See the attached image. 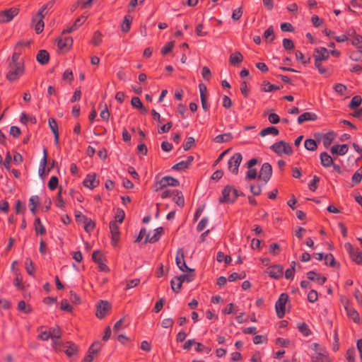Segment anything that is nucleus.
<instances>
[{"instance_id": "nucleus-1", "label": "nucleus", "mask_w": 362, "mask_h": 362, "mask_svg": "<svg viewBox=\"0 0 362 362\" xmlns=\"http://www.w3.org/2000/svg\"><path fill=\"white\" fill-rule=\"evenodd\" d=\"M187 272H188L187 274H181L180 276H176L174 277V279H176L177 281V286H175V283L174 279L171 280V281H170L171 288L175 293H180V291L182 288L183 282L185 281V282L189 283V282L192 281L194 279L195 276H196L195 270L194 269H189Z\"/></svg>"}, {"instance_id": "nucleus-2", "label": "nucleus", "mask_w": 362, "mask_h": 362, "mask_svg": "<svg viewBox=\"0 0 362 362\" xmlns=\"http://www.w3.org/2000/svg\"><path fill=\"white\" fill-rule=\"evenodd\" d=\"M238 197V190L232 185L225 186L222 190V196L219 198L220 204H233Z\"/></svg>"}, {"instance_id": "nucleus-3", "label": "nucleus", "mask_w": 362, "mask_h": 362, "mask_svg": "<svg viewBox=\"0 0 362 362\" xmlns=\"http://www.w3.org/2000/svg\"><path fill=\"white\" fill-rule=\"evenodd\" d=\"M8 69L9 71L6 74V77L9 81H15L24 74V63H9Z\"/></svg>"}, {"instance_id": "nucleus-4", "label": "nucleus", "mask_w": 362, "mask_h": 362, "mask_svg": "<svg viewBox=\"0 0 362 362\" xmlns=\"http://www.w3.org/2000/svg\"><path fill=\"white\" fill-rule=\"evenodd\" d=\"M180 186V181L170 175H166L162 177L158 182H155V191L158 192L167 187H178Z\"/></svg>"}, {"instance_id": "nucleus-5", "label": "nucleus", "mask_w": 362, "mask_h": 362, "mask_svg": "<svg viewBox=\"0 0 362 362\" xmlns=\"http://www.w3.org/2000/svg\"><path fill=\"white\" fill-rule=\"evenodd\" d=\"M270 148L278 155H281L282 153L291 155L293 152L290 144L284 141H279L274 143L270 146Z\"/></svg>"}, {"instance_id": "nucleus-6", "label": "nucleus", "mask_w": 362, "mask_h": 362, "mask_svg": "<svg viewBox=\"0 0 362 362\" xmlns=\"http://www.w3.org/2000/svg\"><path fill=\"white\" fill-rule=\"evenodd\" d=\"M288 300V295L286 293H282L275 303L276 315L279 318H283L286 313V304Z\"/></svg>"}, {"instance_id": "nucleus-7", "label": "nucleus", "mask_w": 362, "mask_h": 362, "mask_svg": "<svg viewBox=\"0 0 362 362\" xmlns=\"http://www.w3.org/2000/svg\"><path fill=\"white\" fill-rule=\"evenodd\" d=\"M47 163V149L44 148L43 150V158L40 162V168L39 169V175L41 178H44L46 175H48L52 168L57 166V163L53 160L50 163V165L46 168Z\"/></svg>"}, {"instance_id": "nucleus-8", "label": "nucleus", "mask_w": 362, "mask_h": 362, "mask_svg": "<svg viewBox=\"0 0 362 362\" xmlns=\"http://www.w3.org/2000/svg\"><path fill=\"white\" fill-rule=\"evenodd\" d=\"M344 248L354 262L358 264H362V252H361L358 247L354 248L350 243H346L344 244Z\"/></svg>"}, {"instance_id": "nucleus-9", "label": "nucleus", "mask_w": 362, "mask_h": 362, "mask_svg": "<svg viewBox=\"0 0 362 362\" xmlns=\"http://www.w3.org/2000/svg\"><path fill=\"white\" fill-rule=\"evenodd\" d=\"M242 159V154L240 153H235L228 160V168L233 174L237 175L238 173V168Z\"/></svg>"}, {"instance_id": "nucleus-10", "label": "nucleus", "mask_w": 362, "mask_h": 362, "mask_svg": "<svg viewBox=\"0 0 362 362\" xmlns=\"http://www.w3.org/2000/svg\"><path fill=\"white\" fill-rule=\"evenodd\" d=\"M111 308L112 305L107 300H100L96 305V317L99 319L104 318Z\"/></svg>"}, {"instance_id": "nucleus-11", "label": "nucleus", "mask_w": 362, "mask_h": 362, "mask_svg": "<svg viewBox=\"0 0 362 362\" xmlns=\"http://www.w3.org/2000/svg\"><path fill=\"white\" fill-rule=\"evenodd\" d=\"M272 175V167L269 163H264L259 170L258 180L264 182L263 185H266Z\"/></svg>"}, {"instance_id": "nucleus-12", "label": "nucleus", "mask_w": 362, "mask_h": 362, "mask_svg": "<svg viewBox=\"0 0 362 362\" xmlns=\"http://www.w3.org/2000/svg\"><path fill=\"white\" fill-rule=\"evenodd\" d=\"M18 8H10L0 11V23H8L18 13Z\"/></svg>"}, {"instance_id": "nucleus-13", "label": "nucleus", "mask_w": 362, "mask_h": 362, "mask_svg": "<svg viewBox=\"0 0 362 362\" xmlns=\"http://www.w3.org/2000/svg\"><path fill=\"white\" fill-rule=\"evenodd\" d=\"M344 309L349 319L352 320L355 323H360L361 318L358 313L355 310V308L350 306V303L348 300H346L344 302Z\"/></svg>"}, {"instance_id": "nucleus-14", "label": "nucleus", "mask_w": 362, "mask_h": 362, "mask_svg": "<svg viewBox=\"0 0 362 362\" xmlns=\"http://www.w3.org/2000/svg\"><path fill=\"white\" fill-rule=\"evenodd\" d=\"M284 267L280 264H274L268 267L266 270V273L274 279H279L283 276Z\"/></svg>"}, {"instance_id": "nucleus-15", "label": "nucleus", "mask_w": 362, "mask_h": 362, "mask_svg": "<svg viewBox=\"0 0 362 362\" xmlns=\"http://www.w3.org/2000/svg\"><path fill=\"white\" fill-rule=\"evenodd\" d=\"M175 262L177 267L182 272L192 269L188 267L185 260V252L183 248H179L177 251Z\"/></svg>"}, {"instance_id": "nucleus-16", "label": "nucleus", "mask_w": 362, "mask_h": 362, "mask_svg": "<svg viewBox=\"0 0 362 362\" xmlns=\"http://www.w3.org/2000/svg\"><path fill=\"white\" fill-rule=\"evenodd\" d=\"M109 227L112 235L111 243L114 247H115L119 241V228L117 223L112 221L110 222Z\"/></svg>"}, {"instance_id": "nucleus-17", "label": "nucleus", "mask_w": 362, "mask_h": 362, "mask_svg": "<svg viewBox=\"0 0 362 362\" xmlns=\"http://www.w3.org/2000/svg\"><path fill=\"white\" fill-rule=\"evenodd\" d=\"M311 360L313 362H332V360L329 357L327 351L325 349L320 348L319 352L311 356Z\"/></svg>"}, {"instance_id": "nucleus-18", "label": "nucleus", "mask_w": 362, "mask_h": 362, "mask_svg": "<svg viewBox=\"0 0 362 362\" xmlns=\"http://www.w3.org/2000/svg\"><path fill=\"white\" fill-rule=\"evenodd\" d=\"M99 180H96L95 173L87 175L86 178L83 181V186L90 189H93L95 187H98L99 185Z\"/></svg>"}, {"instance_id": "nucleus-19", "label": "nucleus", "mask_w": 362, "mask_h": 362, "mask_svg": "<svg viewBox=\"0 0 362 362\" xmlns=\"http://www.w3.org/2000/svg\"><path fill=\"white\" fill-rule=\"evenodd\" d=\"M313 57L317 58L321 62L326 61L329 58V51L324 47L315 48Z\"/></svg>"}, {"instance_id": "nucleus-20", "label": "nucleus", "mask_w": 362, "mask_h": 362, "mask_svg": "<svg viewBox=\"0 0 362 362\" xmlns=\"http://www.w3.org/2000/svg\"><path fill=\"white\" fill-rule=\"evenodd\" d=\"M62 351H64L67 356L71 357L76 354L78 351V346L72 341H66L63 345Z\"/></svg>"}, {"instance_id": "nucleus-21", "label": "nucleus", "mask_w": 362, "mask_h": 362, "mask_svg": "<svg viewBox=\"0 0 362 362\" xmlns=\"http://www.w3.org/2000/svg\"><path fill=\"white\" fill-rule=\"evenodd\" d=\"M307 278L312 281H315L320 285H323L327 278L325 276H322L320 274L315 272V271H310L307 273Z\"/></svg>"}, {"instance_id": "nucleus-22", "label": "nucleus", "mask_w": 362, "mask_h": 362, "mask_svg": "<svg viewBox=\"0 0 362 362\" xmlns=\"http://www.w3.org/2000/svg\"><path fill=\"white\" fill-rule=\"evenodd\" d=\"M73 45V39L71 37H65L64 39L59 38L57 40V47L59 49H65L69 50Z\"/></svg>"}, {"instance_id": "nucleus-23", "label": "nucleus", "mask_w": 362, "mask_h": 362, "mask_svg": "<svg viewBox=\"0 0 362 362\" xmlns=\"http://www.w3.org/2000/svg\"><path fill=\"white\" fill-rule=\"evenodd\" d=\"M317 119V115L314 112H305L298 117V123L301 124L308 121H315Z\"/></svg>"}, {"instance_id": "nucleus-24", "label": "nucleus", "mask_w": 362, "mask_h": 362, "mask_svg": "<svg viewBox=\"0 0 362 362\" xmlns=\"http://www.w3.org/2000/svg\"><path fill=\"white\" fill-rule=\"evenodd\" d=\"M163 227L157 228L156 229V233L153 236L149 237V235H146L144 243V244H146L147 243H155L158 242L160 240V235L163 234Z\"/></svg>"}, {"instance_id": "nucleus-25", "label": "nucleus", "mask_w": 362, "mask_h": 362, "mask_svg": "<svg viewBox=\"0 0 362 362\" xmlns=\"http://www.w3.org/2000/svg\"><path fill=\"white\" fill-rule=\"evenodd\" d=\"M36 59L40 64L45 65L49 62V54L45 49H40L37 54Z\"/></svg>"}, {"instance_id": "nucleus-26", "label": "nucleus", "mask_w": 362, "mask_h": 362, "mask_svg": "<svg viewBox=\"0 0 362 362\" xmlns=\"http://www.w3.org/2000/svg\"><path fill=\"white\" fill-rule=\"evenodd\" d=\"M320 158L321 165L325 168H329L334 165L333 158L326 151L320 153Z\"/></svg>"}, {"instance_id": "nucleus-27", "label": "nucleus", "mask_w": 362, "mask_h": 362, "mask_svg": "<svg viewBox=\"0 0 362 362\" xmlns=\"http://www.w3.org/2000/svg\"><path fill=\"white\" fill-rule=\"evenodd\" d=\"M348 146L347 144H341V145H334L331 147L330 151L332 154H337L339 156H343L346 154L348 151Z\"/></svg>"}, {"instance_id": "nucleus-28", "label": "nucleus", "mask_w": 362, "mask_h": 362, "mask_svg": "<svg viewBox=\"0 0 362 362\" xmlns=\"http://www.w3.org/2000/svg\"><path fill=\"white\" fill-rule=\"evenodd\" d=\"M324 259L325 264L327 266L337 269L340 267V264L335 260L334 255L331 253L325 254Z\"/></svg>"}, {"instance_id": "nucleus-29", "label": "nucleus", "mask_w": 362, "mask_h": 362, "mask_svg": "<svg viewBox=\"0 0 362 362\" xmlns=\"http://www.w3.org/2000/svg\"><path fill=\"white\" fill-rule=\"evenodd\" d=\"M133 18L130 15H126L124 18L123 22L121 25V30L123 33H128L131 29V24Z\"/></svg>"}, {"instance_id": "nucleus-30", "label": "nucleus", "mask_w": 362, "mask_h": 362, "mask_svg": "<svg viewBox=\"0 0 362 362\" xmlns=\"http://www.w3.org/2000/svg\"><path fill=\"white\" fill-rule=\"evenodd\" d=\"M279 130L278 129V128L274 126H271L262 129L259 134L260 136L264 137L267 134L277 136L279 135Z\"/></svg>"}, {"instance_id": "nucleus-31", "label": "nucleus", "mask_w": 362, "mask_h": 362, "mask_svg": "<svg viewBox=\"0 0 362 362\" xmlns=\"http://www.w3.org/2000/svg\"><path fill=\"white\" fill-rule=\"evenodd\" d=\"M131 105L133 107L140 110L143 113L147 112V109L144 106L139 97H133L131 100Z\"/></svg>"}, {"instance_id": "nucleus-32", "label": "nucleus", "mask_w": 362, "mask_h": 362, "mask_svg": "<svg viewBox=\"0 0 362 362\" xmlns=\"http://www.w3.org/2000/svg\"><path fill=\"white\" fill-rule=\"evenodd\" d=\"M243 61V56L240 52L231 54L229 57V62L231 65L235 66Z\"/></svg>"}, {"instance_id": "nucleus-33", "label": "nucleus", "mask_w": 362, "mask_h": 362, "mask_svg": "<svg viewBox=\"0 0 362 362\" xmlns=\"http://www.w3.org/2000/svg\"><path fill=\"white\" fill-rule=\"evenodd\" d=\"M35 232L37 235H45L46 229L42 225L41 220L39 217H36L34 221Z\"/></svg>"}, {"instance_id": "nucleus-34", "label": "nucleus", "mask_w": 362, "mask_h": 362, "mask_svg": "<svg viewBox=\"0 0 362 362\" xmlns=\"http://www.w3.org/2000/svg\"><path fill=\"white\" fill-rule=\"evenodd\" d=\"M233 138L231 133H225L223 134H219L216 136L213 141L216 143L221 144L224 142H228L230 141Z\"/></svg>"}, {"instance_id": "nucleus-35", "label": "nucleus", "mask_w": 362, "mask_h": 362, "mask_svg": "<svg viewBox=\"0 0 362 362\" xmlns=\"http://www.w3.org/2000/svg\"><path fill=\"white\" fill-rule=\"evenodd\" d=\"M262 86H264L262 88V90L264 92H271L273 90H279L283 88V86H276L274 84H271L268 81H264L262 83Z\"/></svg>"}, {"instance_id": "nucleus-36", "label": "nucleus", "mask_w": 362, "mask_h": 362, "mask_svg": "<svg viewBox=\"0 0 362 362\" xmlns=\"http://www.w3.org/2000/svg\"><path fill=\"white\" fill-rule=\"evenodd\" d=\"M25 267L27 273L29 275L34 276L35 267L33 262L32 261V259L30 258H29V257L26 258V259L25 261Z\"/></svg>"}, {"instance_id": "nucleus-37", "label": "nucleus", "mask_w": 362, "mask_h": 362, "mask_svg": "<svg viewBox=\"0 0 362 362\" xmlns=\"http://www.w3.org/2000/svg\"><path fill=\"white\" fill-rule=\"evenodd\" d=\"M263 37L266 41L269 42H272L275 39V35L274 32V28L272 25H270L264 33Z\"/></svg>"}, {"instance_id": "nucleus-38", "label": "nucleus", "mask_w": 362, "mask_h": 362, "mask_svg": "<svg viewBox=\"0 0 362 362\" xmlns=\"http://www.w3.org/2000/svg\"><path fill=\"white\" fill-rule=\"evenodd\" d=\"M297 328L299 332L302 333L305 337L310 336L312 334L311 330L309 329L308 325L305 322L298 323Z\"/></svg>"}, {"instance_id": "nucleus-39", "label": "nucleus", "mask_w": 362, "mask_h": 362, "mask_svg": "<svg viewBox=\"0 0 362 362\" xmlns=\"http://www.w3.org/2000/svg\"><path fill=\"white\" fill-rule=\"evenodd\" d=\"M362 102V98L361 95H355L352 98L349 107L351 110H356L358 108Z\"/></svg>"}, {"instance_id": "nucleus-40", "label": "nucleus", "mask_w": 362, "mask_h": 362, "mask_svg": "<svg viewBox=\"0 0 362 362\" xmlns=\"http://www.w3.org/2000/svg\"><path fill=\"white\" fill-rule=\"evenodd\" d=\"M296 59L297 61L301 62L304 65H307L310 63V57H305L302 52L296 50L295 52Z\"/></svg>"}, {"instance_id": "nucleus-41", "label": "nucleus", "mask_w": 362, "mask_h": 362, "mask_svg": "<svg viewBox=\"0 0 362 362\" xmlns=\"http://www.w3.org/2000/svg\"><path fill=\"white\" fill-rule=\"evenodd\" d=\"M305 148L310 151H314L317 148V144L315 140L313 139H307L304 142Z\"/></svg>"}, {"instance_id": "nucleus-42", "label": "nucleus", "mask_w": 362, "mask_h": 362, "mask_svg": "<svg viewBox=\"0 0 362 362\" xmlns=\"http://www.w3.org/2000/svg\"><path fill=\"white\" fill-rule=\"evenodd\" d=\"M18 309L25 314H29L32 313L33 310L31 306L30 305L26 304V303L24 300H21L18 302Z\"/></svg>"}, {"instance_id": "nucleus-43", "label": "nucleus", "mask_w": 362, "mask_h": 362, "mask_svg": "<svg viewBox=\"0 0 362 362\" xmlns=\"http://www.w3.org/2000/svg\"><path fill=\"white\" fill-rule=\"evenodd\" d=\"M102 344L100 341H95L91 344L88 350V354L94 356L100 350Z\"/></svg>"}, {"instance_id": "nucleus-44", "label": "nucleus", "mask_w": 362, "mask_h": 362, "mask_svg": "<svg viewBox=\"0 0 362 362\" xmlns=\"http://www.w3.org/2000/svg\"><path fill=\"white\" fill-rule=\"evenodd\" d=\"M28 121L33 124H35L37 122V119L34 116H30L26 113L23 112L20 117V122L22 124H25Z\"/></svg>"}, {"instance_id": "nucleus-45", "label": "nucleus", "mask_w": 362, "mask_h": 362, "mask_svg": "<svg viewBox=\"0 0 362 362\" xmlns=\"http://www.w3.org/2000/svg\"><path fill=\"white\" fill-rule=\"evenodd\" d=\"M347 362H354L356 357V350L354 346L350 347L346 352L345 354Z\"/></svg>"}, {"instance_id": "nucleus-46", "label": "nucleus", "mask_w": 362, "mask_h": 362, "mask_svg": "<svg viewBox=\"0 0 362 362\" xmlns=\"http://www.w3.org/2000/svg\"><path fill=\"white\" fill-rule=\"evenodd\" d=\"M49 332L52 334V339H59L62 337V329L58 325L49 328Z\"/></svg>"}, {"instance_id": "nucleus-47", "label": "nucleus", "mask_w": 362, "mask_h": 362, "mask_svg": "<svg viewBox=\"0 0 362 362\" xmlns=\"http://www.w3.org/2000/svg\"><path fill=\"white\" fill-rule=\"evenodd\" d=\"M103 40V35L102 33L97 30L93 33V38L91 40V43L95 46H98Z\"/></svg>"}, {"instance_id": "nucleus-48", "label": "nucleus", "mask_w": 362, "mask_h": 362, "mask_svg": "<svg viewBox=\"0 0 362 362\" xmlns=\"http://www.w3.org/2000/svg\"><path fill=\"white\" fill-rule=\"evenodd\" d=\"M334 139V134L332 132L325 134L323 136V144L325 147L329 146Z\"/></svg>"}, {"instance_id": "nucleus-49", "label": "nucleus", "mask_w": 362, "mask_h": 362, "mask_svg": "<svg viewBox=\"0 0 362 362\" xmlns=\"http://www.w3.org/2000/svg\"><path fill=\"white\" fill-rule=\"evenodd\" d=\"M62 187H59V192L57 194L56 206L59 208L64 209L65 207V202L62 197Z\"/></svg>"}, {"instance_id": "nucleus-50", "label": "nucleus", "mask_w": 362, "mask_h": 362, "mask_svg": "<svg viewBox=\"0 0 362 362\" xmlns=\"http://www.w3.org/2000/svg\"><path fill=\"white\" fill-rule=\"evenodd\" d=\"M58 184H59L58 177L57 176H52V177H51V178L49 179V180L47 183V187L50 190L53 191L57 188Z\"/></svg>"}, {"instance_id": "nucleus-51", "label": "nucleus", "mask_w": 362, "mask_h": 362, "mask_svg": "<svg viewBox=\"0 0 362 362\" xmlns=\"http://www.w3.org/2000/svg\"><path fill=\"white\" fill-rule=\"evenodd\" d=\"M175 46V42L170 41L168 42L164 47H162L160 52L163 55H167L168 53H170L173 47Z\"/></svg>"}, {"instance_id": "nucleus-52", "label": "nucleus", "mask_w": 362, "mask_h": 362, "mask_svg": "<svg viewBox=\"0 0 362 362\" xmlns=\"http://www.w3.org/2000/svg\"><path fill=\"white\" fill-rule=\"evenodd\" d=\"M49 127L53 134L59 132V127L56 119L53 117L48 119Z\"/></svg>"}, {"instance_id": "nucleus-53", "label": "nucleus", "mask_w": 362, "mask_h": 362, "mask_svg": "<svg viewBox=\"0 0 362 362\" xmlns=\"http://www.w3.org/2000/svg\"><path fill=\"white\" fill-rule=\"evenodd\" d=\"M13 284L19 290H23L24 286L23 284V278L20 273L16 274V277L13 280Z\"/></svg>"}, {"instance_id": "nucleus-54", "label": "nucleus", "mask_w": 362, "mask_h": 362, "mask_svg": "<svg viewBox=\"0 0 362 362\" xmlns=\"http://www.w3.org/2000/svg\"><path fill=\"white\" fill-rule=\"evenodd\" d=\"M84 224V230L88 233H92L95 227V221H92L90 218H88L87 222H86Z\"/></svg>"}, {"instance_id": "nucleus-55", "label": "nucleus", "mask_w": 362, "mask_h": 362, "mask_svg": "<svg viewBox=\"0 0 362 362\" xmlns=\"http://www.w3.org/2000/svg\"><path fill=\"white\" fill-rule=\"evenodd\" d=\"M258 178L257 172V170L255 168H248V170L247 172V175L245 176L246 180H252L256 178Z\"/></svg>"}, {"instance_id": "nucleus-56", "label": "nucleus", "mask_w": 362, "mask_h": 362, "mask_svg": "<svg viewBox=\"0 0 362 362\" xmlns=\"http://www.w3.org/2000/svg\"><path fill=\"white\" fill-rule=\"evenodd\" d=\"M281 247L279 244L277 243H272L269 247V252L274 256L279 255Z\"/></svg>"}, {"instance_id": "nucleus-57", "label": "nucleus", "mask_w": 362, "mask_h": 362, "mask_svg": "<svg viewBox=\"0 0 362 362\" xmlns=\"http://www.w3.org/2000/svg\"><path fill=\"white\" fill-rule=\"evenodd\" d=\"M174 196L177 197L173 198V201L175 204L181 208L185 206V198L182 192L180 191L179 194H175Z\"/></svg>"}, {"instance_id": "nucleus-58", "label": "nucleus", "mask_w": 362, "mask_h": 362, "mask_svg": "<svg viewBox=\"0 0 362 362\" xmlns=\"http://www.w3.org/2000/svg\"><path fill=\"white\" fill-rule=\"evenodd\" d=\"M103 255L100 250H95L92 254V259L96 264H99L103 262Z\"/></svg>"}, {"instance_id": "nucleus-59", "label": "nucleus", "mask_w": 362, "mask_h": 362, "mask_svg": "<svg viewBox=\"0 0 362 362\" xmlns=\"http://www.w3.org/2000/svg\"><path fill=\"white\" fill-rule=\"evenodd\" d=\"M194 145L195 139L192 136H189L187 138L186 142L182 144V147L185 151H188Z\"/></svg>"}, {"instance_id": "nucleus-60", "label": "nucleus", "mask_w": 362, "mask_h": 362, "mask_svg": "<svg viewBox=\"0 0 362 362\" xmlns=\"http://www.w3.org/2000/svg\"><path fill=\"white\" fill-rule=\"evenodd\" d=\"M362 180V173L356 170L351 177L352 186L359 184Z\"/></svg>"}, {"instance_id": "nucleus-61", "label": "nucleus", "mask_w": 362, "mask_h": 362, "mask_svg": "<svg viewBox=\"0 0 362 362\" xmlns=\"http://www.w3.org/2000/svg\"><path fill=\"white\" fill-rule=\"evenodd\" d=\"M60 309L62 310L71 313V312H72L73 308L69 303V302H68V300L66 299H63L61 301Z\"/></svg>"}, {"instance_id": "nucleus-62", "label": "nucleus", "mask_w": 362, "mask_h": 362, "mask_svg": "<svg viewBox=\"0 0 362 362\" xmlns=\"http://www.w3.org/2000/svg\"><path fill=\"white\" fill-rule=\"evenodd\" d=\"M283 47L286 51L291 50L294 48V43L291 39L284 38L283 40Z\"/></svg>"}, {"instance_id": "nucleus-63", "label": "nucleus", "mask_w": 362, "mask_h": 362, "mask_svg": "<svg viewBox=\"0 0 362 362\" xmlns=\"http://www.w3.org/2000/svg\"><path fill=\"white\" fill-rule=\"evenodd\" d=\"M349 57L352 61L359 62L362 59V51L359 49L358 51L353 52Z\"/></svg>"}, {"instance_id": "nucleus-64", "label": "nucleus", "mask_w": 362, "mask_h": 362, "mask_svg": "<svg viewBox=\"0 0 362 362\" xmlns=\"http://www.w3.org/2000/svg\"><path fill=\"white\" fill-rule=\"evenodd\" d=\"M352 45L356 47L358 49H362V35H356L352 42Z\"/></svg>"}]
</instances>
